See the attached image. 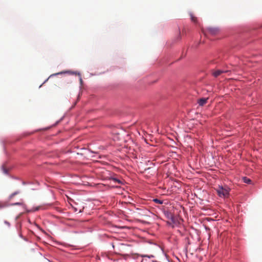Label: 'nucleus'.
I'll return each mask as SVG.
<instances>
[{"instance_id": "1", "label": "nucleus", "mask_w": 262, "mask_h": 262, "mask_svg": "<svg viewBox=\"0 0 262 262\" xmlns=\"http://www.w3.org/2000/svg\"><path fill=\"white\" fill-rule=\"evenodd\" d=\"M215 189L220 197L227 198L229 196L230 189L227 187L219 186Z\"/></svg>"}, {"instance_id": "2", "label": "nucleus", "mask_w": 262, "mask_h": 262, "mask_svg": "<svg viewBox=\"0 0 262 262\" xmlns=\"http://www.w3.org/2000/svg\"><path fill=\"white\" fill-rule=\"evenodd\" d=\"M227 71H223V70H216L215 71H213L212 74L213 75V76H214L215 77H217V76L220 75L221 74H222L223 73H225Z\"/></svg>"}, {"instance_id": "3", "label": "nucleus", "mask_w": 262, "mask_h": 262, "mask_svg": "<svg viewBox=\"0 0 262 262\" xmlns=\"http://www.w3.org/2000/svg\"><path fill=\"white\" fill-rule=\"evenodd\" d=\"M207 31L208 33H210L212 35H215L219 32L217 29L213 28H209L207 29Z\"/></svg>"}, {"instance_id": "4", "label": "nucleus", "mask_w": 262, "mask_h": 262, "mask_svg": "<svg viewBox=\"0 0 262 262\" xmlns=\"http://www.w3.org/2000/svg\"><path fill=\"white\" fill-rule=\"evenodd\" d=\"M208 98H201L198 101V103L200 106H203L206 103Z\"/></svg>"}, {"instance_id": "5", "label": "nucleus", "mask_w": 262, "mask_h": 262, "mask_svg": "<svg viewBox=\"0 0 262 262\" xmlns=\"http://www.w3.org/2000/svg\"><path fill=\"white\" fill-rule=\"evenodd\" d=\"M190 16L191 17V21L193 23H197V18L195 17L192 13H190Z\"/></svg>"}, {"instance_id": "6", "label": "nucleus", "mask_w": 262, "mask_h": 262, "mask_svg": "<svg viewBox=\"0 0 262 262\" xmlns=\"http://www.w3.org/2000/svg\"><path fill=\"white\" fill-rule=\"evenodd\" d=\"M243 180H244V182L246 183H250L251 182V180L246 178V177H244L243 178Z\"/></svg>"}, {"instance_id": "7", "label": "nucleus", "mask_w": 262, "mask_h": 262, "mask_svg": "<svg viewBox=\"0 0 262 262\" xmlns=\"http://www.w3.org/2000/svg\"><path fill=\"white\" fill-rule=\"evenodd\" d=\"M154 201L156 203H158V204H162L163 203V201L160 200H159V199H155L154 200Z\"/></svg>"}, {"instance_id": "8", "label": "nucleus", "mask_w": 262, "mask_h": 262, "mask_svg": "<svg viewBox=\"0 0 262 262\" xmlns=\"http://www.w3.org/2000/svg\"><path fill=\"white\" fill-rule=\"evenodd\" d=\"M19 193V192L18 191H16L13 193H12L10 196V199H12L13 198L15 195L18 194Z\"/></svg>"}, {"instance_id": "9", "label": "nucleus", "mask_w": 262, "mask_h": 262, "mask_svg": "<svg viewBox=\"0 0 262 262\" xmlns=\"http://www.w3.org/2000/svg\"><path fill=\"white\" fill-rule=\"evenodd\" d=\"M113 180L114 182H117V183H119V184L121 183V181H120L119 180H118V179H116V178H113Z\"/></svg>"}, {"instance_id": "10", "label": "nucleus", "mask_w": 262, "mask_h": 262, "mask_svg": "<svg viewBox=\"0 0 262 262\" xmlns=\"http://www.w3.org/2000/svg\"><path fill=\"white\" fill-rule=\"evenodd\" d=\"M3 172L4 173L7 174L8 173L7 169L6 168H5L4 167H3Z\"/></svg>"}, {"instance_id": "11", "label": "nucleus", "mask_w": 262, "mask_h": 262, "mask_svg": "<svg viewBox=\"0 0 262 262\" xmlns=\"http://www.w3.org/2000/svg\"><path fill=\"white\" fill-rule=\"evenodd\" d=\"M22 204H23V203H16L14 205H22Z\"/></svg>"}, {"instance_id": "12", "label": "nucleus", "mask_w": 262, "mask_h": 262, "mask_svg": "<svg viewBox=\"0 0 262 262\" xmlns=\"http://www.w3.org/2000/svg\"><path fill=\"white\" fill-rule=\"evenodd\" d=\"M80 82L81 84H82V79L81 77L80 78Z\"/></svg>"}, {"instance_id": "13", "label": "nucleus", "mask_w": 262, "mask_h": 262, "mask_svg": "<svg viewBox=\"0 0 262 262\" xmlns=\"http://www.w3.org/2000/svg\"><path fill=\"white\" fill-rule=\"evenodd\" d=\"M4 207V205L0 203V208H2Z\"/></svg>"}, {"instance_id": "14", "label": "nucleus", "mask_w": 262, "mask_h": 262, "mask_svg": "<svg viewBox=\"0 0 262 262\" xmlns=\"http://www.w3.org/2000/svg\"><path fill=\"white\" fill-rule=\"evenodd\" d=\"M70 73H71V74H76V72H70Z\"/></svg>"}, {"instance_id": "15", "label": "nucleus", "mask_w": 262, "mask_h": 262, "mask_svg": "<svg viewBox=\"0 0 262 262\" xmlns=\"http://www.w3.org/2000/svg\"><path fill=\"white\" fill-rule=\"evenodd\" d=\"M62 72H61V73H57V74H61Z\"/></svg>"}]
</instances>
